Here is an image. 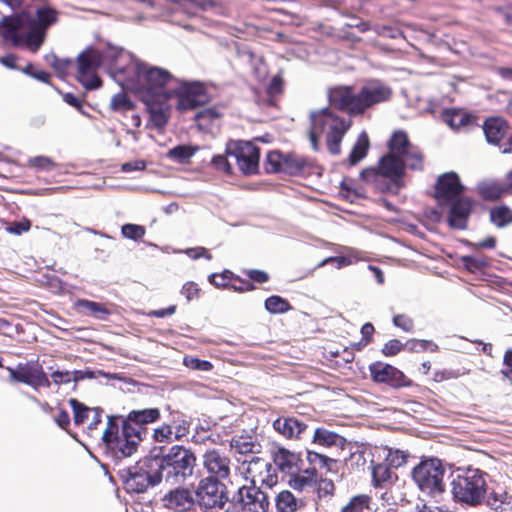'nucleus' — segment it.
I'll return each instance as SVG.
<instances>
[{
	"label": "nucleus",
	"instance_id": "2eb2a0df",
	"mask_svg": "<svg viewBox=\"0 0 512 512\" xmlns=\"http://www.w3.org/2000/svg\"><path fill=\"white\" fill-rule=\"evenodd\" d=\"M268 495L257 486H242L231 499L227 512H268Z\"/></svg>",
	"mask_w": 512,
	"mask_h": 512
},
{
	"label": "nucleus",
	"instance_id": "e2e57ef3",
	"mask_svg": "<svg viewBox=\"0 0 512 512\" xmlns=\"http://www.w3.org/2000/svg\"><path fill=\"white\" fill-rule=\"evenodd\" d=\"M283 79L281 76H274L270 83L266 87V93L270 98H274L282 94L283 92Z\"/></svg>",
	"mask_w": 512,
	"mask_h": 512
},
{
	"label": "nucleus",
	"instance_id": "6e6552de",
	"mask_svg": "<svg viewBox=\"0 0 512 512\" xmlns=\"http://www.w3.org/2000/svg\"><path fill=\"white\" fill-rule=\"evenodd\" d=\"M311 158L294 151H269L263 161V168L267 174L284 173L290 176L310 174L314 168Z\"/></svg>",
	"mask_w": 512,
	"mask_h": 512
},
{
	"label": "nucleus",
	"instance_id": "f704fd0d",
	"mask_svg": "<svg viewBox=\"0 0 512 512\" xmlns=\"http://www.w3.org/2000/svg\"><path fill=\"white\" fill-rule=\"evenodd\" d=\"M360 32L373 31L376 35L390 39H405L403 31L396 25H379L371 26L368 22L354 23Z\"/></svg>",
	"mask_w": 512,
	"mask_h": 512
},
{
	"label": "nucleus",
	"instance_id": "338daca9",
	"mask_svg": "<svg viewBox=\"0 0 512 512\" xmlns=\"http://www.w3.org/2000/svg\"><path fill=\"white\" fill-rule=\"evenodd\" d=\"M393 324L405 332H411L414 327L413 320L404 314H398L393 317Z\"/></svg>",
	"mask_w": 512,
	"mask_h": 512
},
{
	"label": "nucleus",
	"instance_id": "8fccbe9b",
	"mask_svg": "<svg viewBox=\"0 0 512 512\" xmlns=\"http://www.w3.org/2000/svg\"><path fill=\"white\" fill-rule=\"evenodd\" d=\"M370 148V140L365 131L359 134L357 141L354 143V165L362 161Z\"/></svg>",
	"mask_w": 512,
	"mask_h": 512
},
{
	"label": "nucleus",
	"instance_id": "f03ea898",
	"mask_svg": "<svg viewBox=\"0 0 512 512\" xmlns=\"http://www.w3.org/2000/svg\"><path fill=\"white\" fill-rule=\"evenodd\" d=\"M111 69L116 77L128 88L141 94L144 103L168 102L175 78L168 70L150 65L123 50L115 51Z\"/></svg>",
	"mask_w": 512,
	"mask_h": 512
},
{
	"label": "nucleus",
	"instance_id": "69168bd1",
	"mask_svg": "<svg viewBox=\"0 0 512 512\" xmlns=\"http://www.w3.org/2000/svg\"><path fill=\"white\" fill-rule=\"evenodd\" d=\"M370 501L371 498L365 494L354 496V512H371Z\"/></svg>",
	"mask_w": 512,
	"mask_h": 512
},
{
	"label": "nucleus",
	"instance_id": "f3484780",
	"mask_svg": "<svg viewBox=\"0 0 512 512\" xmlns=\"http://www.w3.org/2000/svg\"><path fill=\"white\" fill-rule=\"evenodd\" d=\"M161 417L159 408H145L131 410L125 418L121 417V423L128 435H132L139 444L149 433L148 425L157 422Z\"/></svg>",
	"mask_w": 512,
	"mask_h": 512
},
{
	"label": "nucleus",
	"instance_id": "3c124183",
	"mask_svg": "<svg viewBox=\"0 0 512 512\" xmlns=\"http://www.w3.org/2000/svg\"><path fill=\"white\" fill-rule=\"evenodd\" d=\"M135 108L134 103L125 93L115 94L110 103V109L115 112L130 111Z\"/></svg>",
	"mask_w": 512,
	"mask_h": 512
},
{
	"label": "nucleus",
	"instance_id": "603ef678",
	"mask_svg": "<svg viewBox=\"0 0 512 512\" xmlns=\"http://www.w3.org/2000/svg\"><path fill=\"white\" fill-rule=\"evenodd\" d=\"M233 274L234 273L230 270H224L222 273H214L209 276V282L216 288L231 289Z\"/></svg>",
	"mask_w": 512,
	"mask_h": 512
},
{
	"label": "nucleus",
	"instance_id": "774afa93",
	"mask_svg": "<svg viewBox=\"0 0 512 512\" xmlns=\"http://www.w3.org/2000/svg\"><path fill=\"white\" fill-rule=\"evenodd\" d=\"M181 293L188 301H191L199 297L200 289L196 283L190 281L182 286Z\"/></svg>",
	"mask_w": 512,
	"mask_h": 512
},
{
	"label": "nucleus",
	"instance_id": "c756f323",
	"mask_svg": "<svg viewBox=\"0 0 512 512\" xmlns=\"http://www.w3.org/2000/svg\"><path fill=\"white\" fill-rule=\"evenodd\" d=\"M441 118L446 125L456 132L466 130L475 124V118L471 114L455 108L445 109Z\"/></svg>",
	"mask_w": 512,
	"mask_h": 512
},
{
	"label": "nucleus",
	"instance_id": "4d7b16f0",
	"mask_svg": "<svg viewBox=\"0 0 512 512\" xmlns=\"http://www.w3.org/2000/svg\"><path fill=\"white\" fill-rule=\"evenodd\" d=\"M183 363L187 368L197 371H210L213 368L210 361L201 360L193 356H185Z\"/></svg>",
	"mask_w": 512,
	"mask_h": 512
},
{
	"label": "nucleus",
	"instance_id": "13d9d810",
	"mask_svg": "<svg viewBox=\"0 0 512 512\" xmlns=\"http://www.w3.org/2000/svg\"><path fill=\"white\" fill-rule=\"evenodd\" d=\"M440 503L430 504L429 501L422 497L417 499L413 512H448Z\"/></svg>",
	"mask_w": 512,
	"mask_h": 512
},
{
	"label": "nucleus",
	"instance_id": "f8f14e48",
	"mask_svg": "<svg viewBox=\"0 0 512 512\" xmlns=\"http://www.w3.org/2000/svg\"><path fill=\"white\" fill-rule=\"evenodd\" d=\"M311 126L321 134H327V147L332 154L340 153V143L349 125L332 114L328 109L315 112L311 117Z\"/></svg>",
	"mask_w": 512,
	"mask_h": 512
},
{
	"label": "nucleus",
	"instance_id": "5fc2aeb1",
	"mask_svg": "<svg viewBox=\"0 0 512 512\" xmlns=\"http://www.w3.org/2000/svg\"><path fill=\"white\" fill-rule=\"evenodd\" d=\"M229 155L225 152V154H218L213 156L211 160V165L213 168L219 172H222L225 175L233 174V167L228 161Z\"/></svg>",
	"mask_w": 512,
	"mask_h": 512
},
{
	"label": "nucleus",
	"instance_id": "72a5a7b5",
	"mask_svg": "<svg viewBox=\"0 0 512 512\" xmlns=\"http://www.w3.org/2000/svg\"><path fill=\"white\" fill-rule=\"evenodd\" d=\"M376 454L380 456V447L354 441V464L357 467H364L366 464L368 466L374 465Z\"/></svg>",
	"mask_w": 512,
	"mask_h": 512
},
{
	"label": "nucleus",
	"instance_id": "7c9ffc66",
	"mask_svg": "<svg viewBox=\"0 0 512 512\" xmlns=\"http://www.w3.org/2000/svg\"><path fill=\"white\" fill-rule=\"evenodd\" d=\"M273 428L287 439H298L308 425L295 417H279L274 420Z\"/></svg>",
	"mask_w": 512,
	"mask_h": 512
},
{
	"label": "nucleus",
	"instance_id": "680f3d73",
	"mask_svg": "<svg viewBox=\"0 0 512 512\" xmlns=\"http://www.w3.org/2000/svg\"><path fill=\"white\" fill-rule=\"evenodd\" d=\"M254 289L255 286L250 280L242 279L241 277L233 274L231 290L242 293L252 291Z\"/></svg>",
	"mask_w": 512,
	"mask_h": 512
},
{
	"label": "nucleus",
	"instance_id": "e433bc0d",
	"mask_svg": "<svg viewBox=\"0 0 512 512\" xmlns=\"http://www.w3.org/2000/svg\"><path fill=\"white\" fill-rule=\"evenodd\" d=\"M230 447L239 454L259 453L261 445L255 436L249 434L234 435L230 440Z\"/></svg>",
	"mask_w": 512,
	"mask_h": 512
},
{
	"label": "nucleus",
	"instance_id": "052dcab7",
	"mask_svg": "<svg viewBox=\"0 0 512 512\" xmlns=\"http://www.w3.org/2000/svg\"><path fill=\"white\" fill-rule=\"evenodd\" d=\"M375 329L372 323L367 322L361 328L362 339L358 343H354V350H360L370 343Z\"/></svg>",
	"mask_w": 512,
	"mask_h": 512
},
{
	"label": "nucleus",
	"instance_id": "6e6d98bb",
	"mask_svg": "<svg viewBox=\"0 0 512 512\" xmlns=\"http://www.w3.org/2000/svg\"><path fill=\"white\" fill-rule=\"evenodd\" d=\"M219 117V111L216 108L210 107L199 111L195 115V120L200 126H207Z\"/></svg>",
	"mask_w": 512,
	"mask_h": 512
},
{
	"label": "nucleus",
	"instance_id": "412c9836",
	"mask_svg": "<svg viewBox=\"0 0 512 512\" xmlns=\"http://www.w3.org/2000/svg\"><path fill=\"white\" fill-rule=\"evenodd\" d=\"M190 433V422L181 414L172 416L169 423H162L153 429L152 439L165 445L181 441Z\"/></svg>",
	"mask_w": 512,
	"mask_h": 512
},
{
	"label": "nucleus",
	"instance_id": "79ce46f5",
	"mask_svg": "<svg viewBox=\"0 0 512 512\" xmlns=\"http://www.w3.org/2000/svg\"><path fill=\"white\" fill-rule=\"evenodd\" d=\"M380 452H386L384 461L390 468H400L407 463L410 454L398 448L384 447L380 448Z\"/></svg>",
	"mask_w": 512,
	"mask_h": 512
},
{
	"label": "nucleus",
	"instance_id": "c03bdc74",
	"mask_svg": "<svg viewBox=\"0 0 512 512\" xmlns=\"http://www.w3.org/2000/svg\"><path fill=\"white\" fill-rule=\"evenodd\" d=\"M510 499L511 497L506 492H492L487 497L485 496L484 502L495 512H508L511 509Z\"/></svg>",
	"mask_w": 512,
	"mask_h": 512
},
{
	"label": "nucleus",
	"instance_id": "aec40b11",
	"mask_svg": "<svg viewBox=\"0 0 512 512\" xmlns=\"http://www.w3.org/2000/svg\"><path fill=\"white\" fill-rule=\"evenodd\" d=\"M474 204L472 198L464 196L439 206L442 212L446 214V222L449 228L463 231L468 228L469 218L473 212Z\"/></svg>",
	"mask_w": 512,
	"mask_h": 512
},
{
	"label": "nucleus",
	"instance_id": "b1692460",
	"mask_svg": "<svg viewBox=\"0 0 512 512\" xmlns=\"http://www.w3.org/2000/svg\"><path fill=\"white\" fill-rule=\"evenodd\" d=\"M465 187L455 172L440 175L435 185V198L438 205H445L453 200L464 197Z\"/></svg>",
	"mask_w": 512,
	"mask_h": 512
},
{
	"label": "nucleus",
	"instance_id": "58836bf2",
	"mask_svg": "<svg viewBox=\"0 0 512 512\" xmlns=\"http://www.w3.org/2000/svg\"><path fill=\"white\" fill-rule=\"evenodd\" d=\"M313 443L324 447L337 446L343 448L346 440L341 435L330 431L327 428L318 427L313 435Z\"/></svg>",
	"mask_w": 512,
	"mask_h": 512
},
{
	"label": "nucleus",
	"instance_id": "c85d7f7f",
	"mask_svg": "<svg viewBox=\"0 0 512 512\" xmlns=\"http://www.w3.org/2000/svg\"><path fill=\"white\" fill-rule=\"evenodd\" d=\"M73 309L82 316L93 317L100 321L108 320L112 314L106 304L88 299H77L73 304Z\"/></svg>",
	"mask_w": 512,
	"mask_h": 512
},
{
	"label": "nucleus",
	"instance_id": "c9c22d12",
	"mask_svg": "<svg viewBox=\"0 0 512 512\" xmlns=\"http://www.w3.org/2000/svg\"><path fill=\"white\" fill-rule=\"evenodd\" d=\"M329 99L331 104L349 115L352 114V88L335 87L330 90Z\"/></svg>",
	"mask_w": 512,
	"mask_h": 512
},
{
	"label": "nucleus",
	"instance_id": "4c0bfd02",
	"mask_svg": "<svg viewBox=\"0 0 512 512\" xmlns=\"http://www.w3.org/2000/svg\"><path fill=\"white\" fill-rule=\"evenodd\" d=\"M149 113V120L157 129H163L169 120V108L167 102L144 103Z\"/></svg>",
	"mask_w": 512,
	"mask_h": 512
},
{
	"label": "nucleus",
	"instance_id": "39448f33",
	"mask_svg": "<svg viewBox=\"0 0 512 512\" xmlns=\"http://www.w3.org/2000/svg\"><path fill=\"white\" fill-rule=\"evenodd\" d=\"M487 473L478 468L458 469L451 481V493L455 502L477 507L484 503L487 494Z\"/></svg>",
	"mask_w": 512,
	"mask_h": 512
},
{
	"label": "nucleus",
	"instance_id": "37998d69",
	"mask_svg": "<svg viewBox=\"0 0 512 512\" xmlns=\"http://www.w3.org/2000/svg\"><path fill=\"white\" fill-rule=\"evenodd\" d=\"M47 63L56 71L60 78H65L71 74L75 63L72 59L59 58L56 54L52 53L46 56Z\"/></svg>",
	"mask_w": 512,
	"mask_h": 512
},
{
	"label": "nucleus",
	"instance_id": "a211bd4d",
	"mask_svg": "<svg viewBox=\"0 0 512 512\" xmlns=\"http://www.w3.org/2000/svg\"><path fill=\"white\" fill-rule=\"evenodd\" d=\"M101 53L93 48H88L77 57V80L87 89H96L101 86V79L97 70L102 63Z\"/></svg>",
	"mask_w": 512,
	"mask_h": 512
},
{
	"label": "nucleus",
	"instance_id": "2f4dec72",
	"mask_svg": "<svg viewBox=\"0 0 512 512\" xmlns=\"http://www.w3.org/2000/svg\"><path fill=\"white\" fill-rule=\"evenodd\" d=\"M483 131L487 142L499 147L508 134V124L499 117L488 118L484 122Z\"/></svg>",
	"mask_w": 512,
	"mask_h": 512
},
{
	"label": "nucleus",
	"instance_id": "5701e85b",
	"mask_svg": "<svg viewBox=\"0 0 512 512\" xmlns=\"http://www.w3.org/2000/svg\"><path fill=\"white\" fill-rule=\"evenodd\" d=\"M369 370L374 382L383 383L395 389L412 384V381L402 371L387 363L374 362L370 364Z\"/></svg>",
	"mask_w": 512,
	"mask_h": 512
},
{
	"label": "nucleus",
	"instance_id": "0e129e2a",
	"mask_svg": "<svg viewBox=\"0 0 512 512\" xmlns=\"http://www.w3.org/2000/svg\"><path fill=\"white\" fill-rule=\"evenodd\" d=\"M403 349H405V346L400 340L391 339L384 344L382 348V353L385 356H395Z\"/></svg>",
	"mask_w": 512,
	"mask_h": 512
},
{
	"label": "nucleus",
	"instance_id": "cd10ccee",
	"mask_svg": "<svg viewBox=\"0 0 512 512\" xmlns=\"http://www.w3.org/2000/svg\"><path fill=\"white\" fill-rule=\"evenodd\" d=\"M272 459L277 468L284 474L291 476L299 471L300 466L305 463L300 454L290 451L284 447H277L272 452Z\"/></svg>",
	"mask_w": 512,
	"mask_h": 512
},
{
	"label": "nucleus",
	"instance_id": "09e8293b",
	"mask_svg": "<svg viewBox=\"0 0 512 512\" xmlns=\"http://www.w3.org/2000/svg\"><path fill=\"white\" fill-rule=\"evenodd\" d=\"M26 166L38 172H49L57 167V163L47 156H35L27 160Z\"/></svg>",
	"mask_w": 512,
	"mask_h": 512
},
{
	"label": "nucleus",
	"instance_id": "ddd939ff",
	"mask_svg": "<svg viewBox=\"0 0 512 512\" xmlns=\"http://www.w3.org/2000/svg\"><path fill=\"white\" fill-rule=\"evenodd\" d=\"M195 496V503L204 512H219L228 502L226 485L212 476L200 480Z\"/></svg>",
	"mask_w": 512,
	"mask_h": 512
},
{
	"label": "nucleus",
	"instance_id": "bb28decb",
	"mask_svg": "<svg viewBox=\"0 0 512 512\" xmlns=\"http://www.w3.org/2000/svg\"><path fill=\"white\" fill-rule=\"evenodd\" d=\"M205 469L216 479H227L230 476V458L218 449H211L203 455Z\"/></svg>",
	"mask_w": 512,
	"mask_h": 512
},
{
	"label": "nucleus",
	"instance_id": "a18cd8bd",
	"mask_svg": "<svg viewBox=\"0 0 512 512\" xmlns=\"http://www.w3.org/2000/svg\"><path fill=\"white\" fill-rule=\"evenodd\" d=\"M275 504L278 512H295L298 508V500L288 490L281 491L276 496Z\"/></svg>",
	"mask_w": 512,
	"mask_h": 512
},
{
	"label": "nucleus",
	"instance_id": "49530a36",
	"mask_svg": "<svg viewBox=\"0 0 512 512\" xmlns=\"http://www.w3.org/2000/svg\"><path fill=\"white\" fill-rule=\"evenodd\" d=\"M490 220L497 227L503 228L512 223V210L506 205L494 207L490 210Z\"/></svg>",
	"mask_w": 512,
	"mask_h": 512
},
{
	"label": "nucleus",
	"instance_id": "393cba45",
	"mask_svg": "<svg viewBox=\"0 0 512 512\" xmlns=\"http://www.w3.org/2000/svg\"><path fill=\"white\" fill-rule=\"evenodd\" d=\"M247 473L251 478L252 486L260 484L272 488L278 482V476L274 467L262 458H253L249 462Z\"/></svg>",
	"mask_w": 512,
	"mask_h": 512
},
{
	"label": "nucleus",
	"instance_id": "473e14b6",
	"mask_svg": "<svg viewBox=\"0 0 512 512\" xmlns=\"http://www.w3.org/2000/svg\"><path fill=\"white\" fill-rule=\"evenodd\" d=\"M368 469L371 471V483L374 488H388L398 479L397 474L392 472L385 462L374 463V465L368 466Z\"/></svg>",
	"mask_w": 512,
	"mask_h": 512
},
{
	"label": "nucleus",
	"instance_id": "423d86ee",
	"mask_svg": "<svg viewBox=\"0 0 512 512\" xmlns=\"http://www.w3.org/2000/svg\"><path fill=\"white\" fill-rule=\"evenodd\" d=\"M446 469L442 461L435 457L423 458L411 472L412 480L423 496L441 503L446 493L444 476Z\"/></svg>",
	"mask_w": 512,
	"mask_h": 512
},
{
	"label": "nucleus",
	"instance_id": "de8ad7c7",
	"mask_svg": "<svg viewBox=\"0 0 512 512\" xmlns=\"http://www.w3.org/2000/svg\"><path fill=\"white\" fill-rule=\"evenodd\" d=\"M265 308L272 314H283L292 309L288 300L278 295H273L265 300Z\"/></svg>",
	"mask_w": 512,
	"mask_h": 512
},
{
	"label": "nucleus",
	"instance_id": "6ab92c4d",
	"mask_svg": "<svg viewBox=\"0 0 512 512\" xmlns=\"http://www.w3.org/2000/svg\"><path fill=\"white\" fill-rule=\"evenodd\" d=\"M392 95L391 89L379 80L368 81L354 94V116L362 114L367 108L387 101Z\"/></svg>",
	"mask_w": 512,
	"mask_h": 512
},
{
	"label": "nucleus",
	"instance_id": "7ed1b4c3",
	"mask_svg": "<svg viewBox=\"0 0 512 512\" xmlns=\"http://www.w3.org/2000/svg\"><path fill=\"white\" fill-rule=\"evenodd\" d=\"M23 15L13 14L5 16L0 21V35L3 40L14 47L25 46L31 52H37L47 37L48 29L57 23L59 13L50 6L38 7L35 16L28 20V32L21 34L24 25Z\"/></svg>",
	"mask_w": 512,
	"mask_h": 512
},
{
	"label": "nucleus",
	"instance_id": "4468645a",
	"mask_svg": "<svg viewBox=\"0 0 512 512\" xmlns=\"http://www.w3.org/2000/svg\"><path fill=\"white\" fill-rule=\"evenodd\" d=\"M226 153L233 156L240 172L245 176L259 172L260 148L251 141L232 140L226 144Z\"/></svg>",
	"mask_w": 512,
	"mask_h": 512
},
{
	"label": "nucleus",
	"instance_id": "dca6fc26",
	"mask_svg": "<svg viewBox=\"0 0 512 512\" xmlns=\"http://www.w3.org/2000/svg\"><path fill=\"white\" fill-rule=\"evenodd\" d=\"M6 370L9 373L8 380L10 383H23L34 389L51 386V381L38 360L18 363L14 368L6 367Z\"/></svg>",
	"mask_w": 512,
	"mask_h": 512
},
{
	"label": "nucleus",
	"instance_id": "20e7f679",
	"mask_svg": "<svg viewBox=\"0 0 512 512\" xmlns=\"http://www.w3.org/2000/svg\"><path fill=\"white\" fill-rule=\"evenodd\" d=\"M152 459L161 481L170 486L184 485L193 476L196 467L195 454L182 445H174L166 454L152 456Z\"/></svg>",
	"mask_w": 512,
	"mask_h": 512
},
{
	"label": "nucleus",
	"instance_id": "9d476101",
	"mask_svg": "<svg viewBox=\"0 0 512 512\" xmlns=\"http://www.w3.org/2000/svg\"><path fill=\"white\" fill-rule=\"evenodd\" d=\"M176 98V110L187 112L210 102L211 96L205 83L201 81L175 80L171 88V99Z\"/></svg>",
	"mask_w": 512,
	"mask_h": 512
},
{
	"label": "nucleus",
	"instance_id": "ea45409f",
	"mask_svg": "<svg viewBox=\"0 0 512 512\" xmlns=\"http://www.w3.org/2000/svg\"><path fill=\"white\" fill-rule=\"evenodd\" d=\"M477 191L484 200H496L506 194L504 185L495 180H484L477 185Z\"/></svg>",
	"mask_w": 512,
	"mask_h": 512
},
{
	"label": "nucleus",
	"instance_id": "1a4fd4ad",
	"mask_svg": "<svg viewBox=\"0 0 512 512\" xmlns=\"http://www.w3.org/2000/svg\"><path fill=\"white\" fill-rule=\"evenodd\" d=\"M124 489L127 493H144L150 486L161 482L152 456L139 460L134 466L120 472Z\"/></svg>",
	"mask_w": 512,
	"mask_h": 512
},
{
	"label": "nucleus",
	"instance_id": "f257e3e1",
	"mask_svg": "<svg viewBox=\"0 0 512 512\" xmlns=\"http://www.w3.org/2000/svg\"><path fill=\"white\" fill-rule=\"evenodd\" d=\"M388 148V153L379 159L378 166L364 169L360 177L374 183L382 191L397 193L404 186L406 168L423 169V155L418 147L410 143L404 131L392 134Z\"/></svg>",
	"mask_w": 512,
	"mask_h": 512
},
{
	"label": "nucleus",
	"instance_id": "bf43d9fd",
	"mask_svg": "<svg viewBox=\"0 0 512 512\" xmlns=\"http://www.w3.org/2000/svg\"><path fill=\"white\" fill-rule=\"evenodd\" d=\"M122 235L128 239L140 240L145 235V228L137 224H125L121 229Z\"/></svg>",
	"mask_w": 512,
	"mask_h": 512
},
{
	"label": "nucleus",
	"instance_id": "9b49d317",
	"mask_svg": "<svg viewBox=\"0 0 512 512\" xmlns=\"http://www.w3.org/2000/svg\"><path fill=\"white\" fill-rule=\"evenodd\" d=\"M307 461V467L300 466L299 471L290 476L289 485L296 491L302 492L315 489L318 483L317 467L326 468L330 471L331 465L336 462L335 460L314 451H308Z\"/></svg>",
	"mask_w": 512,
	"mask_h": 512
},
{
	"label": "nucleus",
	"instance_id": "a878e982",
	"mask_svg": "<svg viewBox=\"0 0 512 512\" xmlns=\"http://www.w3.org/2000/svg\"><path fill=\"white\" fill-rule=\"evenodd\" d=\"M162 498L163 505L176 512L190 511L195 505L193 492L183 485H174Z\"/></svg>",
	"mask_w": 512,
	"mask_h": 512
},
{
	"label": "nucleus",
	"instance_id": "a19ab883",
	"mask_svg": "<svg viewBox=\"0 0 512 512\" xmlns=\"http://www.w3.org/2000/svg\"><path fill=\"white\" fill-rule=\"evenodd\" d=\"M197 150V146L181 144L169 149L166 153V157L176 163L187 164Z\"/></svg>",
	"mask_w": 512,
	"mask_h": 512
},
{
	"label": "nucleus",
	"instance_id": "4be33fe9",
	"mask_svg": "<svg viewBox=\"0 0 512 512\" xmlns=\"http://www.w3.org/2000/svg\"><path fill=\"white\" fill-rule=\"evenodd\" d=\"M72 412L74 424L84 426L86 433L90 437L100 436L98 426L102 422L103 409L99 407H88L76 398H70L68 401Z\"/></svg>",
	"mask_w": 512,
	"mask_h": 512
},
{
	"label": "nucleus",
	"instance_id": "0eeeda50",
	"mask_svg": "<svg viewBox=\"0 0 512 512\" xmlns=\"http://www.w3.org/2000/svg\"><path fill=\"white\" fill-rule=\"evenodd\" d=\"M120 418L117 415L108 416L106 428L99 436L107 453L118 460L132 456L139 446V442L125 431L123 423L120 427Z\"/></svg>",
	"mask_w": 512,
	"mask_h": 512
},
{
	"label": "nucleus",
	"instance_id": "864d4df0",
	"mask_svg": "<svg viewBox=\"0 0 512 512\" xmlns=\"http://www.w3.org/2000/svg\"><path fill=\"white\" fill-rule=\"evenodd\" d=\"M462 262L465 268L470 272L480 271L488 266V261L483 256H463Z\"/></svg>",
	"mask_w": 512,
	"mask_h": 512
}]
</instances>
